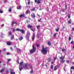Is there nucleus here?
Wrapping results in <instances>:
<instances>
[{"label": "nucleus", "instance_id": "51", "mask_svg": "<svg viewBox=\"0 0 74 74\" xmlns=\"http://www.w3.org/2000/svg\"><path fill=\"white\" fill-rule=\"evenodd\" d=\"M13 47L14 48H16V45H14Z\"/></svg>", "mask_w": 74, "mask_h": 74}, {"label": "nucleus", "instance_id": "52", "mask_svg": "<svg viewBox=\"0 0 74 74\" xmlns=\"http://www.w3.org/2000/svg\"><path fill=\"white\" fill-rule=\"evenodd\" d=\"M14 22L11 24L12 26H14Z\"/></svg>", "mask_w": 74, "mask_h": 74}, {"label": "nucleus", "instance_id": "19", "mask_svg": "<svg viewBox=\"0 0 74 74\" xmlns=\"http://www.w3.org/2000/svg\"><path fill=\"white\" fill-rule=\"evenodd\" d=\"M18 39L20 41H21L23 39V37L20 36V38H18Z\"/></svg>", "mask_w": 74, "mask_h": 74}, {"label": "nucleus", "instance_id": "5", "mask_svg": "<svg viewBox=\"0 0 74 74\" xmlns=\"http://www.w3.org/2000/svg\"><path fill=\"white\" fill-rule=\"evenodd\" d=\"M42 1V0H35V3H37L38 4H40V3H41V1Z\"/></svg>", "mask_w": 74, "mask_h": 74}, {"label": "nucleus", "instance_id": "3", "mask_svg": "<svg viewBox=\"0 0 74 74\" xmlns=\"http://www.w3.org/2000/svg\"><path fill=\"white\" fill-rule=\"evenodd\" d=\"M59 59L61 60V63H63L65 62V60H64L65 58V56L64 55L63 56H62L61 57L59 58Z\"/></svg>", "mask_w": 74, "mask_h": 74}, {"label": "nucleus", "instance_id": "30", "mask_svg": "<svg viewBox=\"0 0 74 74\" xmlns=\"http://www.w3.org/2000/svg\"><path fill=\"white\" fill-rule=\"evenodd\" d=\"M29 10H27L25 12L26 14H27L28 13H29Z\"/></svg>", "mask_w": 74, "mask_h": 74}, {"label": "nucleus", "instance_id": "24", "mask_svg": "<svg viewBox=\"0 0 74 74\" xmlns=\"http://www.w3.org/2000/svg\"><path fill=\"white\" fill-rule=\"evenodd\" d=\"M29 66L30 67L31 69L32 70H33V67H32V66L31 64H29Z\"/></svg>", "mask_w": 74, "mask_h": 74}, {"label": "nucleus", "instance_id": "59", "mask_svg": "<svg viewBox=\"0 0 74 74\" xmlns=\"http://www.w3.org/2000/svg\"><path fill=\"white\" fill-rule=\"evenodd\" d=\"M14 24L15 23L16 24V25H17V24H18V23L16 22H14Z\"/></svg>", "mask_w": 74, "mask_h": 74}, {"label": "nucleus", "instance_id": "55", "mask_svg": "<svg viewBox=\"0 0 74 74\" xmlns=\"http://www.w3.org/2000/svg\"><path fill=\"white\" fill-rule=\"evenodd\" d=\"M11 60V59H8V62H10V61Z\"/></svg>", "mask_w": 74, "mask_h": 74}, {"label": "nucleus", "instance_id": "45", "mask_svg": "<svg viewBox=\"0 0 74 74\" xmlns=\"http://www.w3.org/2000/svg\"><path fill=\"white\" fill-rule=\"evenodd\" d=\"M10 55V53H7L6 55Z\"/></svg>", "mask_w": 74, "mask_h": 74}, {"label": "nucleus", "instance_id": "47", "mask_svg": "<svg viewBox=\"0 0 74 74\" xmlns=\"http://www.w3.org/2000/svg\"><path fill=\"white\" fill-rule=\"evenodd\" d=\"M68 17L69 18H70V15L69 14L68 15Z\"/></svg>", "mask_w": 74, "mask_h": 74}, {"label": "nucleus", "instance_id": "33", "mask_svg": "<svg viewBox=\"0 0 74 74\" xmlns=\"http://www.w3.org/2000/svg\"><path fill=\"white\" fill-rule=\"evenodd\" d=\"M71 36H70L69 37V41L71 40Z\"/></svg>", "mask_w": 74, "mask_h": 74}, {"label": "nucleus", "instance_id": "46", "mask_svg": "<svg viewBox=\"0 0 74 74\" xmlns=\"http://www.w3.org/2000/svg\"><path fill=\"white\" fill-rule=\"evenodd\" d=\"M71 44H74V41H72V42H71Z\"/></svg>", "mask_w": 74, "mask_h": 74}, {"label": "nucleus", "instance_id": "16", "mask_svg": "<svg viewBox=\"0 0 74 74\" xmlns=\"http://www.w3.org/2000/svg\"><path fill=\"white\" fill-rule=\"evenodd\" d=\"M20 65H19V66H22L23 65V61L21 62L20 63Z\"/></svg>", "mask_w": 74, "mask_h": 74}, {"label": "nucleus", "instance_id": "61", "mask_svg": "<svg viewBox=\"0 0 74 74\" xmlns=\"http://www.w3.org/2000/svg\"><path fill=\"white\" fill-rule=\"evenodd\" d=\"M38 16L39 17H40V15H39V14H38Z\"/></svg>", "mask_w": 74, "mask_h": 74}, {"label": "nucleus", "instance_id": "22", "mask_svg": "<svg viewBox=\"0 0 74 74\" xmlns=\"http://www.w3.org/2000/svg\"><path fill=\"white\" fill-rule=\"evenodd\" d=\"M48 44L49 46H51V41L49 42L48 43Z\"/></svg>", "mask_w": 74, "mask_h": 74}, {"label": "nucleus", "instance_id": "63", "mask_svg": "<svg viewBox=\"0 0 74 74\" xmlns=\"http://www.w3.org/2000/svg\"><path fill=\"white\" fill-rule=\"evenodd\" d=\"M39 37H40V36L39 35V34H38V38H39Z\"/></svg>", "mask_w": 74, "mask_h": 74}, {"label": "nucleus", "instance_id": "13", "mask_svg": "<svg viewBox=\"0 0 74 74\" xmlns=\"http://www.w3.org/2000/svg\"><path fill=\"white\" fill-rule=\"evenodd\" d=\"M14 35H12V36L11 37V40H14Z\"/></svg>", "mask_w": 74, "mask_h": 74}, {"label": "nucleus", "instance_id": "39", "mask_svg": "<svg viewBox=\"0 0 74 74\" xmlns=\"http://www.w3.org/2000/svg\"><path fill=\"white\" fill-rule=\"evenodd\" d=\"M10 49L11 51H14V50L12 48V47H10Z\"/></svg>", "mask_w": 74, "mask_h": 74}, {"label": "nucleus", "instance_id": "60", "mask_svg": "<svg viewBox=\"0 0 74 74\" xmlns=\"http://www.w3.org/2000/svg\"><path fill=\"white\" fill-rule=\"evenodd\" d=\"M7 0H5L4 1L5 3H6L7 2Z\"/></svg>", "mask_w": 74, "mask_h": 74}, {"label": "nucleus", "instance_id": "38", "mask_svg": "<svg viewBox=\"0 0 74 74\" xmlns=\"http://www.w3.org/2000/svg\"><path fill=\"white\" fill-rule=\"evenodd\" d=\"M21 8H22V7L21 6H19L18 7V9L19 10H21Z\"/></svg>", "mask_w": 74, "mask_h": 74}, {"label": "nucleus", "instance_id": "49", "mask_svg": "<svg viewBox=\"0 0 74 74\" xmlns=\"http://www.w3.org/2000/svg\"><path fill=\"white\" fill-rule=\"evenodd\" d=\"M31 29V30H32V31L33 32H34L35 31V30H34V29Z\"/></svg>", "mask_w": 74, "mask_h": 74}, {"label": "nucleus", "instance_id": "62", "mask_svg": "<svg viewBox=\"0 0 74 74\" xmlns=\"http://www.w3.org/2000/svg\"><path fill=\"white\" fill-rule=\"evenodd\" d=\"M6 73H8V70H6Z\"/></svg>", "mask_w": 74, "mask_h": 74}, {"label": "nucleus", "instance_id": "18", "mask_svg": "<svg viewBox=\"0 0 74 74\" xmlns=\"http://www.w3.org/2000/svg\"><path fill=\"white\" fill-rule=\"evenodd\" d=\"M19 70L20 71H21L22 69H23V68H22V66H19Z\"/></svg>", "mask_w": 74, "mask_h": 74}, {"label": "nucleus", "instance_id": "56", "mask_svg": "<svg viewBox=\"0 0 74 74\" xmlns=\"http://www.w3.org/2000/svg\"><path fill=\"white\" fill-rule=\"evenodd\" d=\"M3 11H1V10H0V13H3Z\"/></svg>", "mask_w": 74, "mask_h": 74}, {"label": "nucleus", "instance_id": "37", "mask_svg": "<svg viewBox=\"0 0 74 74\" xmlns=\"http://www.w3.org/2000/svg\"><path fill=\"white\" fill-rule=\"evenodd\" d=\"M66 62L68 64H69V63H70V61L68 60H66Z\"/></svg>", "mask_w": 74, "mask_h": 74}, {"label": "nucleus", "instance_id": "2", "mask_svg": "<svg viewBox=\"0 0 74 74\" xmlns=\"http://www.w3.org/2000/svg\"><path fill=\"white\" fill-rule=\"evenodd\" d=\"M32 48L33 49H31L30 51V52L31 53H33V52H36V48L34 45H32Z\"/></svg>", "mask_w": 74, "mask_h": 74}, {"label": "nucleus", "instance_id": "43", "mask_svg": "<svg viewBox=\"0 0 74 74\" xmlns=\"http://www.w3.org/2000/svg\"><path fill=\"white\" fill-rule=\"evenodd\" d=\"M31 10L32 11H35V8H33Z\"/></svg>", "mask_w": 74, "mask_h": 74}, {"label": "nucleus", "instance_id": "53", "mask_svg": "<svg viewBox=\"0 0 74 74\" xmlns=\"http://www.w3.org/2000/svg\"><path fill=\"white\" fill-rule=\"evenodd\" d=\"M41 19H42L40 18V20H38V22H41Z\"/></svg>", "mask_w": 74, "mask_h": 74}, {"label": "nucleus", "instance_id": "57", "mask_svg": "<svg viewBox=\"0 0 74 74\" xmlns=\"http://www.w3.org/2000/svg\"><path fill=\"white\" fill-rule=\"evenodd\" d=\"M33 37H35V34H33Z\"/></svg>", "mask_w": 74, "mask_h": 74}, {"label": "nucleus", "instance_id": "20", "mask_svg": "<svg viewBox=\"0 0 74 74\" xmlns=\"http://www.w3.org/2000/svg\"><path fill=\"white\" fill-rule=\"evenodd\" d=\"M55 30L56 32H59V28L58 27L55 29Z\"/></svg>", "mask_w": 74, "mask_h": 74}, {"label": "nucleus", "instance_id": "12", "mask_svg": "<svg viewBox=\"0 0 74 74\" xmlns=\"http://www.w3.org/2000/svg\"><path fill=\"white\" fill-rule=\"evenodd\" d=\"M27 27L28 29H31L32 27H33V26H32L30 25H29L27 26Z\"/></svg>", "mask_w": 74, "mask_h": 74}, {"label": "nucleus", "instance_id": "11", "mask_svg": "<svg viewBox=\"0 0 74 74\" xmlns=\"http://www.w3.org/2000/svg\"><path fill=\"white\" fill-rule=\"evenodd\" d=\"M4 69H5V67H3L2 69L0 70V73H3V71H4Z\"/></svg>", "mask_w": 74, "mask_h": 74}, {"label": "nucleus", "instance_id": "44", "mask_svg": "<svg viewBox=\"0 0 74 74\" xmlns=\"http://www.w3.org/2000/svg\"><path fill=\"white\" fill-rule=\"evenodd\" d=\"M34 36H33V37L32 38V41H34Z\"/></svg>", "mask_w": 74, "mask_h": 74}, {"label": "nucleus", "instance_id": "23", "mask_svg": "<svg viewBox=\"0 0 74 74\" xmlns=\"http://www.w3.org/2000/svg\"><path fill=\"white\" fill-rule=\"evenodd\" d=\"M67 8H67V5H65L64 8L65 10H67Z\"/></svg>", "mask_w": 74, "mask_h": 74}, {"label": "nucleus", "instance_id": "40", "mask_svg": "<svg viewBox=\"0 0 74 74\" xmlns=\"http://www.w3.org/2000/svg\"><path fill=\"white\" fill-rule=\"evenodd\" d=\"M10 74H15V73L12 72L11 73H10Z\"/></svg>", "mask_w": 74, "mask_h": 74}, {"label": "nucleus", "instance_id": "50", "mask_svg": "<svg viewBox=\"0 0 74 74\" xmlns=\"http://www.w3.org/2000/svg\"><path fill=\"white\" fill-rule=\"evenodd\" d=\"M53 60L54 61H55V60H56V57H55L54 58V59Z\"/></svg>", "mask_w": 74, "mask_h": 74}, {"label": "nucleus", "instance_id": "25", "mask_svg": "<svg viewBox=\"0 0 74 74\" xmlns=\"http://www.w3.org/2000/svg\"><path fill=\"white\" fill-rule=\"evenodd\" d=\"M62 51L63 52H64L66 51V49H64L62 48L61 49Z\"/></svg>", "mask_w": 74, "mask_h": 74}, {"label": "nucleus", "instance_id": "27", "mask_svg": "<svg viewBox=\"0 0 74 74\" xmlns=\"http://www.w3.org/2000/svg\"><path fill=\"white\" fill-rule=\"evenodd\" d=\"M10 73H12V72H13V71H14V70L10 68Z\"/></svg>", "mask_w": 74, "mask_h": 74}, {"label": "nucleus", "instance_id": "4", "mask_svg": "<svg viewBox=\"0 0 74 74\" xmlns=\"http://www.w3.org/2000/svg\"><path fill=\"white\" fill-rule=\"evenodd\" d=\"M15 30L16 31H18L19 32H21L22 34H25V30H23V29H21L18 28H17Z\"/></svg>", "mask_w": 74, "mask_h": 74}, {"label": "nucleus", "instance_id": "41", "mask_svg": "<svg viewBox=\"0 0 74 74\" xmlns=\"http://www.w3.org/2000/svg\"><path fill=\"white\" fill-rule=\"evenodd\" d=\"M27 4H28V5H29V4H30V1H28L27 2Z\"/></svg>", "mask_w": 74, "mask_h": 74}, {"label": "nucleus", "instance_id": "42", "mask_svg": "<svg viewBox=\"0 0 74 74\" xmlns=\"http://www.w3.org/2000/svg\"><path fill=\"white\" fill-rule=\"evenodd\" d=\"M49 62H51V59L50 58H49Z\"/></svg>", "mask_w": 74, "mask_h": 74}, {"label": "nucleus", "instance_id": "21", "mask_svg": "<svg viewBox=\"0 0 74 74\" xmlns=\"http://www.w3.org/2000/svg\"><path fill=\"white\" fill-rule=\"evenodd\" d=\"M68 22L69 24H71V19H70L68 21Z\"/></svg>", "mask_w": 74, "mask_h": 74}, {"label": "nucleus", "instance_id": "29", "mask_svg": "<svg viewBox=\"0 0 74 74\" xmlns=\"http://www.w3.org/2000/svg\"><path fill=\"white\" fill-rule=\"evenodd\" d=\"M17 52H19L21 51V49H17Z\"/></svg>", "mask_w": 74, "mask_h": 74}, {"label": "nucleus", "instance_id": "35", "mask_svg": "<svg viewBox=\"0 0 74 74\" xmlns=\"http://www.w3.org/2000/svg\"><path fill=\"white\" fill-rule=\"evenodd\" d=\"M51 69H53V66L52 65L51 66Z\"/></svg>", "mask_w": 74, "mask_h": 74}, {"label": "nucleus", "instance_id": "32", "mask_svg": "<svg viewBox=\"0 0 74 74\" xmlns=\"http://www.w3.org/2000/svg\"><path fill=\"white\" fill-rule=\"evenodd\" d=\"M27 24L29 23H30V20H27Z\"/></svg>", "mask_w": 74, "mask_h": 74}, {"label": "nucleus", "instance_id": "36", "mask_svg": "<svg viewBox=\"0 0 74 74\" xmlns=\"http://www.w3.org/2000/svg\"><path fill=\"white\" fill-rule=\"evenodd\" d=\"M58 34L57 33H56L54 35H53V36L54 37H56V34Z\"/></svg>", "mask_w": 74, "mask_h": 74}, {"label": "nucleus", "instance_id": "64", "mask_svg": "<svg viewBox=\"0 0 74 74\" xmlns=\"http://www.w3.org/2000/svg\"><path fill=\"white\" fill-rule=\"evenodd\" d=\"M73 49H74V43L73 44Z\"/></svg>", "mask_w": 74, "mask_h": 74}, {"label": "nucleus", "instance_id": "14", "mask_svg": "<svg viewBox=\"0 0 74 74\" xmlns=\"http://www.w3.org/2000/svg\"><path fill=\"white\" fill-rule=\"evenodd\" d=\"M8 35L9 36H11L12 35V32H9L8 33Z\"/></svg>", "mask_w": 74, "mask_h": 74}, {"label": "nucleus", "instance_id": "15", "mask_svg": "<svg viewBox=\"0 0 74 74\" xmlns=\"http://www.w3.org/2000/svg\"><path fill=\"white\" fill-rule=\"evenodd\" d=\"M25 15L23 14H21L20 16V18H23V17H25Z\"/></svg>", "mask_w": 74, "mask_h": 74}, {"label": "nucleus", "instance_id": "58", "mask_svg": "<svg viewBox=\"0 0 74 74\" xmlns=\"http://www.w3.org/2000/svg\"><path fill=\"white\" fill-rule=\"evenodd\" d=\"M5 50H6V49H3V51H4V52H5Z\"/></svg>", "mask_w": 74, "mask_h": 74}, {"label": "nucleus", "instance_id": "9", "mask_svg": "<svg viewBox=\"0 0 74 74\" xmlns=\"http://www.w3.org/2000/svg\"><path fill=\"white\" fill-rule=\"evenodd\" d=\"M26 40L27 41H29V36L28 35H26Z\"/></svg>", "mask_w": 74, "mask_h": 74}, {"label": "nucleus", "instance_id": "6", "mask_svg": "<svg viewBox=\"0 0 74 74\" xmlns=\"http://www.w3.org/2000/svg\"><path fill=\"white\" fill-rule=\"evenodd\" d=\"M59 65H57L54 66V71H56V70L58 69H59Z\"/></svg>", "mask_w": 74, "mask_h": 74}, {"label": "nucleus", "instance_id": "34", "mask_svg": "<svg viewBox=\"0 0 74 74\" xmlns=\"http://www.w3.org/2000/svg\"><path fill=\"white\" fill-rule=\"evenodd\" d=\"M30 74H32V73H33V70H32L30 72Z\"/></svg>", "mask_w": 74, "mask_h": 74}, {"label": "nucleus", "instance_id": "28", "mask_svg": "<svg viewBox=\"0 0 74 74\" xmlns=\"http://www.w3.org/2000/svg\"><path fill=\"white\" fill-rule=\"evenodd\" d=\"M71 70H74V66H72L71 68Z\"/></svg>", "mask_w": 74, "mask_h": 74}, {"label": "nucleus", "instance_id": "8", "mask_svg": "<svg viewBox=\"0 0 74 74\" xmlns=\"http://www.w3.org/2000/svg\"><path fill=\"white\" fill-rule=\"evenodd\" d=\"M6 44L7 45H11V43L10 41L7 42Z\"/></svg>", "mask_w": 74, "mask_h": 74}, {"label": "nucleus", "instance_id": "48", "mask_svg": "<svg viewBox=\"0 0 74 74\" xmlns=\"http://www.w3.org/2000/svg\"><path fill=\"white\" fill-rule=\"evenodd\" d=\"M12 10L11 9H10L8 10V11L9 12H11Z\"/></svg>", "mask_w": 74, "mask_h": 74}, {"label": "nucleus", "instance_id": "31", "mask_svg": "<svg viewBox=\"0 0 74 74\" xmlns=\"http://www.w3.org/2000/svg\"><path fill=\"white\" fill-rule=\"evenodd\" d=\"M40 27V25H37L36 26V27L37 29H39Z\"/></svg>", "mask_w": 74, "mask_h": 74}, {"label": "nucleus", "instance_id": "7", "mask_svg": "<svg viewBox=\"0 0 74 74\" xmlns=\"http://www.w3.org/2000/svg\"><path fill=\"white\" fill-rule=\"evenodd\" d=\"M28 65V64L27 63H25L24 64V65L23 66V68H27V66Z\"/></svg>", "mask_w": 74, "mask_h": 74}, {"label": "nucleus", "instance_id": "10", "mask_svg": "<svg viewBox=\"0 0 74 74\" xmlns=\"http://www.w3.org/2000/svg\"><path fill=\"white\" fill-rule=\"evenodd\" d=\"M31 17L32 18H35V14H34V13H33L31 14Z\"/></svg>", "mask_w": 74, "mask_h": 74}, {"label": "nucleus", "instance_id": "26", "mask_svg": "<svg viewBox=\"0 0 74 74\" xmlns=\"http://www.w3.org/2000/svg\"><path fill=\"white\" fill-rule=\"evenodd\" d=\"M36 46L37 48H39L40 47V45L37 43L36 44Z\"/></svg>", "mask_w": 74, "mask_h": 74}, {"label": "nucleus", "instance_id": "17", "mask_svg": "<svg viewBox=\"0 0 74 74\" xmlns=\"http://www.w3.org/2000/svg\"><path fill=\"white\" fill-rule=\"evenodd\" d=\"M26 35L29 36H30V33L28 31Z\"/></svg>", "mask_w": 74, "mask_h": 74}, {"label": "nucleus", "instance_id": "1", "mask_svg": "<svg viewBox=\"0 0 74 74\" xmlns=\"http://www.w3.org/2000/svg\"><path fill=\"white\" fill-rule=\"evenodd\" d=\"M42 54L45 55L47 53L48 51H49V48L48 47H46L45 48L43 45L42 46Z\"/></svg>", "mask_w": 74, "mask_h": 74}, {"label": "nucleus", "instance_id": "54", "mask_svg": "<svg viewBox=\"0 0 74 74\" xmlns=\"http://www.w3.org/2000/svg\"><path fill=\"white\" fill-rule=\"evenodd\" d=\"M12 32H15V29L14 28H13Z\"/></svg>", "mask_w": 74, "mask_h": 74}]
</instances>
